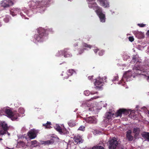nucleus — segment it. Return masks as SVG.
Masks as SVG:
<instances>
[{
	"instance_id": "nucleus-1",
	"label": "nucleus",
	"mask_w": 149,
	"mask_h": 149,
	"mask_svg": "<svg viewBox=\"0 0 149 149\" xmlns=\"http://www.w3.org/2000/svg\"><path fill=\"white\" fill-rule=\"evenodd\" d=\"M52 29L49 28L45 29L42 28H39L38 29V33L34 35V38L38 42L42 41L44 38L47 36L49 33L51 31Z\"/></svg>"
},
{
	"instance_id": "nucleus-2",
	"label": "nucleus",
	"mask_w": 149,
	"mask_h": 149,
	"mask_svg": "<svg viewBox=\"0 0 149 149\" xmlns=\"http://www.w3.org/2000/svg\"><path fill=\"white\" fill-rule=\"evenodd\" d=\"M9 129V127L6 122H1L0 123V136L5 134L7 133L9 135L10 134L8 132Z\"/></svg>"
},
{
	"instance_id": "nucleus-3",
	"label": "nucleus",
	"mask_w": 149,
	"mask_h": 149,
	"mask_svg": "<svg viewBox=\"0 0 149 149\" xmlns=\"http://www.w3.org/2000/svg\"><path fill=\"white\" fill-rule=\"evenodd\" d=\"M109 143V149H115L118 144L117 139L115 137L111 139Z\"/></svg>"
},
{
	"instance_id": "nucleus-4",
	"label": "nucleus",
	"mask_w": 149,
	"mask_h": 149,
	"mask_svg": "<svg viewBox=\"0 0 149 149\" xmlns=\"http://www.w3.org/2000/svg\"><path fill=\"white\" fill-rule=\"evenodd\" d=\"M129 110L124 109H120L118 110L114 114L115 117H120L122 116V114L127 115L129 113Z\"/></svg>"
},
{
	"instance_id": "nucleus-5",
	"label": "nucleus",
	"mask_w": 149,
	"mask_h": 149,
	"mask_svg": "<svg viewBox=\"0 0 149 149\" xmlns=\"http://www.w3.org/2000/svg\"><path fill=\"white\" fill-rule=\"evenodd\" d=\"M14 3L11 0H4L1 3V6L4 8L12 6L14 5Z\"/></svg>"
},
{
	"instance_id": "nucleus-6",
	"label": "nucleus",
	"mask_w": 149,
	"mask_h": 149,
	"mask_svg": "<svg viewBox=\"0 0 149 149\" xmlns=\"http://www.w3.org/2000/svg\"><path fill=\"white\" fill-rule=\"evenodd\" d=\"M102 9L101 8L100 9L96 10V13L97 14L100 19V21L102 22H105L106 18L105 15L102 12Z\"/></svg>"
},
{
	"instance_id": "nucleus-7",
	"label": "nucleus",
	"mask_w": 149,
	"mask_h": 149,
	"mask_svg": "<svg viewBox=\"0 0 149 149\" xmlns=\"http://www.w3.org/2000/svg\"><path fill=\"white\" fill-rule=\"evenodd\" d=\"M73 140V143L75 145L82 143L84 141L81 137L78 135L75 136L74 137Z\"/></svg>"
},
{
	"instance_id": "nucleus-8",
	"label": "nucleus",
	"mask_w": 149,
	"mask_h": 149,
	"mask_svg": "<svg viewBox=\"0 0 149 149\" xmlns=\"http://www.w3.org/2000/svg\"><path fill=\"white\" fill-rule=\"evenodd\" d=\"M37 131L35 130H31L29 131L27 133L30 139H33L36 138L37 136Z\"/></svg>"
},
{
	"instance_id": "nucleus-9",
	"label": "nucleus",
	"mask_w": 149,
	"mask_h": 149,
	"mask_svg": "<svg viewBox=\"0 0 149 149\" xmlns=\"http://www.w3.org/2000/svg\"><path fill=\"white\" fill-rule=\"evenodd\" d=\"M88 5L90 8H93V10H95V11L96 13V10L101 8L98 6L95 2H88Z\"/></svg>"
},
{
	"instance_id": "nucleus-10",
	"label": "nucleus",
	"mask_w": 149,
	"mask_h": 149,
	"mask_svg": "<svg viewBox=\"0 0 149 149\" xmlns=\"http://www.w3.org/2000/svg\"><path fill=\"white\" fill-rule=\"evenodd\" d=\"M85 120L87 123L90 124H95L97 122V120L94 116L89 117L86 118Z\"/></svg>"
},
{
	"instance_id": "nucleus-11",
	"label": "nucleus",
	"mask_w": 149,
	"mask_h": 149,
	"mask_svg": "<svg viewBox=\"0 0 149 149\" xmlns=\"http://www.w3.org/2000/svg\"><path fill=\"white\" fill-rule=\"evenodd\" d=\"M100 3V5L104 8H108L109 7V3L107 0H97Z\"/></svg>"
},
{
	"instance_id": "nucleus-12",
	"label": "nucleus",
	"mask_w": 149,
	"mask_h": 149,
	"mask_svg": "<svg viewBox=\"0 0 149 149\" xmlns=\"http://www.w3.org/2000/svg\"><path fill=\"white\" fill-rule=\"evenodd\" d=\"M68 49H64L63 51H59V53H62L65 57H71L72 55L70 52L68 51Z\"/></svg>"
},
{
	"instance_id": "nucleus-13",
	"label": "nucleus",
	"mask_w": 149,
	"mask_h": 149,
	"mask_svg": "<svg viewBox=\"0 0 149 149\" xmlns=\"http://www.w3.org/2000/svg\"><path fill=\"white\" fill-rule=\"evenodd\" d=\"M94 83L95 86L97 88H101V86H102L103 83V79L102 78L96 79Z\"/></svg>"
},
{
	"instance_id": "nucleus-14",
	"label": "nucleus",
	"mask_w": 149,
	"mask_h": 149,
	"mask_svg": "<svg viewBox=\"0 0 149 149\" xmlns=\"http://www.w3.org/2000/svg\"><path fill=\"white\" fill-rule=\"evenodd\" d=\"M132 132L130 130H128L126 132V138L127 140L129 141L133 140L134 137L132 135Z\"/></svg>"
},
{
	"instance_id": "nucleus-15",
	"label": "nucleus",
	"mask_w": 149,
	"mask_h": 149,
	"mask_svg": "<svg viewBox=\"0 0 149 149\" xmlns=\"http://www.w3.org/2000/svg\"><path fill=\"white\" fill-rule=\"evenodd\" d=\"M55 128L56 130L59 132L61 134H68V132L66 130L65 131L62 130L61 129V127L58 125H56L55 127Z\"/></svg>"
},
{
	"instance_id": "nucleus-16",
	"label": "nucleus",
	"mask_w": 149,
	"mask_h": 149,
	"mask_svg": "<svg viewBox=\"0 0 149 149\" xmlns=\"http://www.w3.org/2000/svg\"><path fill=\"white\" fill-rule=\"evenodd\" d=\"M141 131L139 128L136 127L134 128L133 130V133L134 134V137L136 139L139 135Z\"/></svg>"
},
{
	"instance_id": "nucleus-17",
	"label": "nucleus",
	"mask_w": 149,
	"mask_h": 149,
	"mask_svg": "<svg viewBox=\"0 0 149 149\" xmlns=\"http://www.w3.org/2000/svg\"><path fill=\"white\" fill-rule=\"evenodd\" d=\"M134 33L136 37L139 39H141L143 36V34L141 32L135 31Z\"/></svg>"
},
{
	"instance_id": "nucleus-18",
	"label": "nucleus",
	"mask_w": 149,
	"mask_h": 149,
	"mask_svg": "<svg viewBox=\"0 0 149 149\" xmlns=\"http://www.w3.org/2000/svg\"><path fill=\"white\" fill-rule=\"evenodd\" d=\"M105 117L107 119L109 120L111 119L113 117V118L115 117L114 114V113H112L110 112L106 113Z\"/></svg>"
},
{
	"instance_id": "nucleus-19",
	"label": "nucleus",
	"mask_w": 149,
	"mask_h": 149,
	"mask_svg": "<svg viewBox=\"0 0 149 149\" xmlns=\"http://www.w3.org/2000/svg\"><path fill=\"white\" fill-rule=\"evenodd\" d=\"M5 112L8 117L10 118L12 117V114H13V112L10 109H6L5 110Z\"/></svg>"
},
{
	"instance_id": "nucleus-20",
	"label": "nucleus",
	"mask_w": 149,
	"mask_h": 149,
	"mask_svg": "<svg viewBox=\"0 0 149 149\" xmlns=\"http://www.w3.org/2000/svg\"><path fill=\"white\" fill-rule=\"evenodd\" d=\"M12 115V117L11 118L12 120H16L19 116V114L16 111H14Z\"/></svg>"
},
{
	"instance_id": "nucleus-21",
	"label": "nucleus",
	"mask_w": 149,
	"mask_h": 149,
	"mask_svg": "<svg viewBox=\"0 0 149 149\" xmlns=\"http://www.w3.org/2000/svg\"><path fill=\"white\" fill-rule=\"evenodd\" d=\"M142 136L145 139L149 141V133L144 132L142 134Z\"/></svg>"
},
{
	"instance_id": "nucleus-22",
	"label": "nucleus",
	"mask_w": 149,
	"mask_h": 149,
	"mask_svg": "<svg viewBox=\"0 0 149 149\" xmlns=\"http://www.w3.org/2000/svg\"><path fill=\"white\" fill-rule=\"evenodd\" d=\"M61 75L62 76H64L63 78L64 79H67L70 77V75L68 74V73L67 72H62V73L61 74Z\"/></svg>"
},
{
	"instance_id": "nucleus-23",
	"label": "nucleus",
	"mask_w": 149,
	"mask_h": 149,
	"mask_svg": "<svg viewBox=\"0 0 149 149\" xmlns=\"http://www.w3.org/2000/svg\"><path fill=\"white\" fill-rule=\"evenodd\" d=\"M51 124V123L50 122L47 121V123L45 124H43V126L45 127L46 128H50L51 127L50 126Z\"/></svg>"
},
{
	"instance_id": "nucleus-24",
	"label": "nucleus",
	"mask_w": 149,
	"mask_h": 149,
	"mask_svg": "<svg viewBox=\"0 0 149 149\" xmlns=\"http://www.w3.org/2000/svg\"><path fill=\"white\" fill-rule=\"evenodd\" d=\"M54 142L51 140H47L46 141H43L42 144L45 145H49L50 144H52L54 143Z\"/></svg>"
},
{
	"instance_id": "nucleus-25",
	"label": "nucleus",
	"mask_w": 149,
	"mask_h": 149,
	"mask_svg": "<svg viewBox=\"0 0 149 149\" xmlns=\"http://www.w3.org/2000/svg\"><path fill=\"white\" fill-rule=\"evenodd\" d=\"M16 10L15 8L12 9L10 10V14L13 16H14L16 15Z\"/></svg>"
},
{
	"instance_id": "nucleus-26",
	"label": "nucleus",
	"mask_w": 149,
	"mask_h": 149,
	"mask_svg": "<svg viewBox=\"0 0 149 149\" xmlns=\"http://www.w3.org/2000/svg\"><path fill=\"white\" fill-rule=\"evenodd\" d=\"M92 149H104V148L102 146L98 145L94 146Z\"/></svg>"
},
{
	"instance_id": "nucleus-27",
	"label": "nucleus",
	"mask_w": 149,
	"mask_h": 149,
	"mask_svg": "<svg viewBox=\"0 0 149 149\" xmlns=\"http://www.w3.org/2000/svg\"><path fill=\"white\" fill-rule=\"evenodd\" d=\"M83 46L84 47H88L90 49H91L92 47V46L91 45H88L85 43H84L83 44Z\"/></svg>"
},
{
	"instance_id": "nucleus-28",
	"label": "nucleus",
	"mask_w": 149,
	"mask_h": 149,
	"mask_svg": "<svg viewBox=\"0 0 149 149\" xmlns=\"http://www.w3.org/2000/svg\"><path fill=\"white\" fill-rule=\"evenodd\" d=\"M74 71L72 69H70L67 71V73H68H68H69V74H68L70 76H71L72 75Z\"/></svg>"
},
{
	"instance_id": "nucleus-29",
	"label": "nucleus",
	"mask_w": 149,
	"mask_h": 149,
	"mask_svg": "<svg viewBox=\"0 0 149 149\" xmlns=\"http://www.w3.org/2000/svg\"><path fill=\"white\" fill-rule=\"evenodd\" d=\"M85 130V127L84 126L81 125L79 128L78 130L84 131Z\"/></svg>"
},
{
	"instance_id": "nucleus-30",
	"label": "nucleus",
	"mask_w": 149,
	"mask_h": 149,
	"mask_svg": "<svg viewBox=\"0 0 149 149\" xmlns=\"http://www.w3.org/2000/svg\"><path fill=\"white\" fill-rule=\"evenodd\" d=\"M37 141L36 140H35L31 141V145H33L37 143Z\"/></svg>"
},
{
	"instance_id": "nucleus-31",
	"label": "nucleus",
	"mask_w": 149,
	"mask_h": 149,
	"mask_svg": "<svg viewBox=\"0 0 149 149\" xmlns=\"http://www.w3.org/2000/svg\"><path fill=\"white\" fill-rule=\"evenodd\" d=\"M104 53V51H102V50L100 51L99 52V53H98L99 55L100 56H102L103 54Z\"/></svg>"
},
{
	"instance_id": "nucleus-32",
	"label": "nucleus",
	"mask_w": 149,
	"mask_h": 149,
	"mask_svg": "<svg viewBox=\"0 0 149 149\" xmlns=\"http://www.w3.org/2000/svg\"><path fill=\"white\" fill-rule=\"evenodd\" d=\"M138 25L140 27H143L145 26L146 24H138Z\"/></svg>"
},
{
	"instance_id": "nucleus-33",
	"label": "nucleus",
	"mask_w": 149,
	"mask_h": 149,
	"mask_svg": "<svg viewBox=\"0 0 149 149\" xmlns=\"http://www.w3.org/2000/svg\"><path fill=\"white\" fill-rule=\"evenodd\" d=\"M85 49L84 48H82L79 51V54H81V53H82L84 51V50Z\"/></svg>"
},
{
	"instance_id": "nucleus-34",
	"label": "nucleus",
	"mask_w": 149,
	"mask_h": 149,
	"mask_svg": "<svg viewBox=\"0 0 149 149\" xmlns=\"http://www.w3.org/2000/svg\"><path fill=\"white\" fill-rule=\"evenodd\" d=\"M129 40L131 42H133L134 40V38L133 37H129Z\"/></svg>"
},
{
	"instance_id": "nucleus-35",
	"label": "nucleus",
	"mask_w": 149,
	"mask_h": 149,
	"mask_svg": "<svg viewBox=\"0 0 149 149\" xmlns=\"http://www.w3.org/2000/svg\"><path fill=\"white\" fill-rule=\"evenodd\" d=\"M84 94L86 96H88L89 95V92L88 91H86L84 92Z\"/></svg>"
},
{
	"instance_id": "nucleus-36",
	"label": "nucleus",
	"mask_w": 149,
	"mask_h": 149,
	"mask_svg": "<svg viewBox=\"0 0 149 149\" xmlns=\"http://www.w3.org/2000/svg\"><path fill=\"white\" fill-rule=\"evenodd\" d=\"M91 38V36L87 35L86 36L85 38L87 39L88 41H89L90 40V39Z\"/></svg>"
},
{
	"instance_id": "nucleus-37",
	"label": "nucleus",
	"mask_w": 149,
	"mask_h": 149,
	"mask_svg": "<svg viewBox=\"0 0 149 149\" xmlns=\"http://www.w3.org/2000/svg\"><path fill=\"white\" fill-rule=\"evenodd\" d=\"M118 76H116L114 77L113 80L114 81H117L118 80Z\"/></svg>"
},
{
	"instance_id": "nucleus-38",
	"label": "nucleus",
	"mask_w": 149,
	"mask_h": 149,
	"mask_svg": "<svg viewBox=\"0 0 149 149\" xmlns=\"http://www.w3.org/2000/svg\"><path fill=\"white\" fill-rule=\"evenodd\" d=\"M128 76V75H127V73H126L125 74H124L123 75V79H124V78H126V77H127Z\"/></svg>"
},
{
	"instance_id": "nucleus-39",
	"label": "nucleus",
	"mask_w": 149,
	"mask_h": 149,
	"mask_svg": "<svg viewBox=\"0 0 149 149\" xmlns=\"http://www.w3.org/2000/svg\"><path fill=\"white\" fill-rule=\"evenodd\" d=\"M98 97H98L94 96L93 97H91L90 100H93L94 99H97V98H98Z\"/></svg>"
},
{
	"instance_id": "nucleus-40",
	"label": "nucleus",
	"mask_w": 149,
	"mask_h": 149,
	"mask_svg": "<svg viewBox=\"0 0 149 149\" xmlns=\"http://www.w3.org/2000/svg\"><path fill=\"white\" fill-rule=\"evenodd\" d=\"M99 50V49H96L94 50V51L95 53L96 54Z\"/></svg>"
},
{
	"instance_id": "nucleus-41",
	"label": "nucleus",
	"mask_w": 149,
	"mask_h": 149,
	"mask_svg": "<svg viewBox=\"0 0 149 149\" xmlns=\"http://www.w3.org/2000/svg\"><path fill=\"white\" fill-rule=\"evenodd\" d=\"M93 76H89L88 77V78L89 80H92V79H93Z\"/></svg>"
},
{
	"instance_id": "nucleus-42",
	"label": "nucleus",
	"mask_w": 149,
	"mask_h": 149,
	"mask_svg": "<svg viewBox=\"0 0 149 149\" xmlns=\"http://www.w3.org/2000/svg\"><path fill=\"white\" fill-rule=\"evenodd\" d=\"M134 68L135 69H136V70H138V71H139V68H139V67L137 68V67H136V66H135V67H134Z\"/></svg>"
},
{
	"instance_id": "nucleus-43",
	"label": "nucleus",
	"mask_w": 149,
	"mask_h": 149,
	"mask_svg": "<svg viewBox=\"0 0 149 149\" xmlns=\"http://www.w3.org/2000/svg\"><path fill=\"white\" fill-rule=\"evenodd\" d=\"M68 125L70 127H72L73 125V124H72V123H71V122H69L68 123Z\"/></svg>"
},
{
	"instance_id": "nucleus-44",
	"label": "nucleus",
	"mask_w": 149,
	"mask_h": 149,
	"mask_svg": "<svg viewBox=\"0 0 149 149\" xmlns=\"http://www.w3.org/2000/svg\"><path fill=\"white\" fill-rule=\"evenodd\" d=\"M146 35L147 36H149V30L147 31L146 33Z\"/></svg>"
},
{
	"instance_id": "nucleus-45",
	"label": "nucleus",
	"mask_w": 149,
	"mask_h": 149,
	"mask_svg": "<svg viewBox=\"0 0 149 149\" xmlns=\"http://www.w3.org/2000/svg\"><path fill=\"white\" fill-rule=\"evenodd\" d=\"M139 71H140V72H138V73H139V74H141L143 72H145V71H142L141 70H139Z\"/></svg>"
},
{
	"instance_id": "nucleus-46",
	"label": "nucleus",
	"mask_w": 149,
	"mask_h": 149,
	"mask_svg": "<svg viewBox=\"0 0 149 149\" xmlns=\"http://www.w3.org/2000/svg\"><path fill=\"white\" fill-rule=\"evenodd\" d=\"M136 56H134L132 58V59L133 60H135L136 59Z\"/></svg>"
},
{
	"instance_id": "nucleus-47",
	"label": "nucleus",
	"mask_w": 149,
	"mask_h": 149,
	"mask_svg": "<svg viewBox=\"0 0 149 149\" xmlns=\"http://www.w3.org/2000/svg\"><path fill=\"white\" fill-rule=\"evenodd\" d=\"M78 45V44L77 43H75V44L74 45V47H76Z\"/></svg>"
},
{
	"instance_id": "nucleus-48",
	"label": "nucleus",
	"mask_w": 149,
	"mask_h": 149,
	"mask_svg": "<svg viewBox=\"0 0 149 149\" xmlns=\"http://www.w3.org/2000/svg\"><path fill=\"white\" fill-rule=\"evenodd\" d=\"M95 0H88V2H91L95 1Z\"/></svg>"
},
{
	"instance_id": "nucleus-49",
	"label": "nucleus",
	"mask_w": 149,
	"mask_h": 149,
	"mask_svg": "<svg viewBox=\"0 0 149 149\" xmlns=\"http://www.w3.org/2000/svg\"><path fill=\"white\" fill-rule=\"evenodd\" d=\"M20 142L21 143H24V142H23V141H20Z\"/></svg>"
},
{
	"instance_id": "nucleus-50",
	"label": "nucleus",
	"mask_w": 149,
	"mask_h": 149,
	"mask_svg": "<svg viewBox=\"0 0 149 149\" xmlns=\"http://www.w3.org/2000/svg\"><path fill=\"white\" fill-rule=\"evenodd\" d=\"M22 109V111H24V109H23L22 108V109Z\"/></svg>"
},
{
	"instance_id": "nucleus-51",
	"label": "nucleus",
	"mask_w": 149,
	"mask_h": 149,
	"mask_svg": "<svg viewBox=\"0 0 149 149\" xmlns=\"http://www.w3.org/2000/svg\"><path fill=\"white\" fill-rule=\"evenodd\" d=\"M68 1H71L72 0H68Z\"/></svg>"
},
{
	"instance_id": "nucleus-52",
	"label": "nucleus",
	"mask_w": 149,
	"mask_h": 149,
	"mask_svg": "<svg viewBox=\"0 0 149 149\" xmlns=\"http://www.w3.org/2000/svg\"><path fill=\"white\" fill-rule=\"evenodd\" d=\"M97 93V92H96L95 93Z\"/></svg>"
},
{
	"instance_id": "nucleus-53",
	"label": "nucleus",
	"mask_w": 149,
	"mask_h": 149,
	"mask_svg": "<svg viewBox=\"0 0 149 149\" xmlns=\"http://www.w3.org/2000/svg\"><path fill=\"white\" fill-rule=\"evenodd\" d=\"M148 113L149 114V111H148Z\"/></svg>"
},
{
	"instance_id": "nucleus-54",
	"label": "nucleus",
	"mask_w": 149,
	"mask_h": 149,
	"mask_svg": "<svg viewBox=\"0 0 149 149\" xmlns=\"http://www.w3.org/2000/svg\"><path fill=\"white\" fill-rule=\"evenodd\" d=\"M0 140H2V139H0Z\"/></svg>"
},
{
	"instance_id": "nucleus-55",
	"label": "nucleus",
	"mask_w": 149,
	"mask_h": 149,
	"mask_svg": "<svg viewBox=\"0 0 149 149\" xmlns=\"http://www.w3.org/2000/svg\"><path fill=\"white\" fill-rule=\"evenodd\" d=\"M148 78H149V76H148Z\"/></svg>"
}]
</instances>
